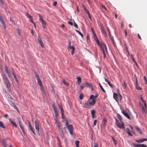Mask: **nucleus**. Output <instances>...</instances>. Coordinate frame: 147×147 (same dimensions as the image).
Here are the masks:
<instances>
[{"label": "nucleus", "instance_id": "nucleus-1", "mask_svg": "<svg viewBox=\"0 0 147 147\" xmlns=\"http://www.w3.org/2000/svg\"><path fill=\"white\" fill-rule=\"evenodd\" d=\"M140 99L142 102L144 103V107L141 103L140 102L139 105L140 107L142 108V112L144 113H146V110L147 108V105L146 103V101L143 99L142 97H140Z\"/></svg>", "mask_w": 147, "mask_h": 147}, {"label": "nucleus", "instance_id": "nucleus-2", "mask_svg": "<svg viewBox=\"0 0 147 147\" xmlns=\"http://www.w3.org/2000/svg\"><path fill=\"white\" fill-rule=\"evenodd\" d=\"M1 76L3 81L5 82L6 85V87L8 89H10V86L9 81L7 76L4 74L2 75Z\"/></svg>", "mask_w": 147, "mask_h": 147}, {"label": "nucleus", "instance_id": "nucleus-3", "mask_svg": "<svg viewBox=\"0 0 147 147\" xmlns=\"http://www.w3.org/2000/svg\"><path fill=\"white\" fill-rule=\"evenodd\" d=\"M100 47L102 51V53L103 55V57L105 58L106 56L105 50L106 51L107 53V52L106 46L104 43H100Z\"/></svg>", "mask_w": 147, "mask_h": 147}, {"label": "nucleus", "instance_id": "nucleus-4", "mask_svg": "<svg viewBox=\"0 0 147 147\" xmlns=\"http://www.w3.org/2000/svg\"><path fill=\"white\" fill-rule=\"evenodd\" d=\"M116 124L117 127L120 129H122L123 130H124L125 128L124 127V123L121 121V123H120L116 119Z\"/></svg>", "mask_w": 147, "mask_h": 147}, {"label": "nucleus", "instance_id": "nucleus-5", "mask_svg": "<svg viewBox=\"0 0 147 147\" xmlns=\"http://www.w3.org/2000/svg\"><path fill=\"white\" fill-rule=\"evenodd\" d=\"M39 17V20L41 22L43 27L44 28H45L46 26V23L45 21L42 19V17L40 14H38Z\"/></svg>", "mask_w": 147, "mask_h": 147}, {"label": "nucleus", "instance_id": "nucleus-6", "mask_svg": "<svg viewBox=\"0 0 147 147\" xmlns=\"http://www.w3.org/2000/svg\"><path fill=\"white\" fill-rule=\"evenodd\" d=\"M83 107L85 108L90 109L91 108L88 101H87L84 103L83 104Z\"/></svg>", "mask_w": 147, "mask_h": 147}, {"label": "nucleus", "instance_id": "nucleus-7", "mask_svg": "<svg viewBox=\"0 0 147 147\" xmlns=\"http://www.w3.org/2000/svg\"><path fill=\"white\" fill-rule=\"evenodd\" d=\"M38 42L40 44L41 47L42 48H44V46L43 45V42L41 38L39 36H38Z\"/></svg>", "mask_w": 147, "mask_h": 147}, {"label": "nucleus", "instance_id": "nucleus-8", "mask_svg": "<svg viewBox=\"0 0 147 147\" xmlns=\"http://www.w3.org/2000/svg\"><path fill=\"white\" fill-rule=\"evenodd\" d=\"M67 128L70 134H73V128L72 125H68Z\"/></svg>", "mask_w": 147, "mask_h": 147}, {"label": "nucleus", "instance_id": "nucleus-9", "mask_svg": "<svg viewBox=\"0 0 147 147\" xmlns=\"http://www.w3.org/2000/svg\"><path fill=\"white\" fill-rule=\"evenodd\" d=\"M84 86L89 87L92 90H93V87L91 84L89 83L88 82H85L84 84Z\"/></svg>", "mask_w": 147, "mask_h": 147}, {"label": "nucleus", "instance_id": "nucleus-10", "mask_svg": "<svg viewBox=\"0 0 147 147\" xmlns=\"http://www.w3.org/2000/svg\"><path fill=\"white\" fill-rule=\"evenodd\" d=\"M34 126L36 129L38 131L39 130V124L37 120H35L34 122Z\"/></svg>", "mask_w": 147, "mask_h": 147}, {"label": "nucleus", "instance_id": "nucleus-11", "mask_svg": "<svg viewBox=\"0 0 147 147\" xmlns=\"http://www.w3.org/2000/svg\"><path fill=\"white\" fill-rule=\"evenodd\" d=\"M83 8L84 10V11H85L87 13V14H88V18L90 19H91V15H90V13H89V11H88V10H87L86 7H85V6H84L83 7Z\"/></svg>", "mask_w": 147, "mask_h": 147}, {"label": "nucleus", "instance_id": "nucleus-12", "mask_svg": "<svg viewBox=\"0 0 147 147\" xmlns=\"http://www.w3.org/2000/svg\"><path fill=\"white\" fill-rule=\"evenodd\" d=\"M122 113L127 118L129 119H130V117L127 113L125 111H122Z\"/></svg>", "mask_w": 147, "mask_h": 147}, {"label": "nucleus", "instance_id": "nucleus-13", "mask_svg": "<svg viewBox=\"0 0 147 147\" xmlns=\"http://www.w3.org/2000/svg\"><path fill=\"white\" fill-rule=\"evenodd\" d=\"M136 89L138 90H140L142 89V88L141 87H140L138 84V81L137 80V78L136 77Z\"/></svg>", "mask_w": 147, "mask_h": 147}, {"label": "nucleus", "instance_id": "nucleus-14", "mask_svg": "<svg viewBox=\"0 0 147 147\" xmlns=\"http://www.w3.org/2000/svg\"><path fill=\"white\" fill-rule=\"evenodd\" d=\"M5 71L6 72L7 74L8 77L9 78H10L11 77V75L10 74L9 71L8 70V69L7 68V66L6 65H5Z\"/></svg>", "mask_w": 147, "mask_h": 147}, {"label": "nucleus", "instance_id": "nucleus-15", "mask_svg": "<svg viewBox=\"0 0 147 147\" xmlns=\"http://www.w3.org/2000/svg\"><path fill=\"white\" fill-rule=\"evenodd\" d=\"M96 102V99L93 98V100L90 102H89L90 105L93 106L94 105Z\"/></svg>", "mask_w": 147, "mask_h": 147}, {"label": "nucleus", "instance_id": "nucleus-16", "mask_svg": "<svg viewBox=\"0 0 147 147\" xmlns=\"http://www.w3.org/2000/svg\"><path fill=\"white\" fill-rule=\"evenodd\" d=\"M95 111L92 109L91 111V114L92 115V117L94 119L95 117Z\"/></svg>", "mask_w": 147, "mask_h": 147}, {"label": "nucleus", "instance_id": "nucleus-17", "mask_svg": "<svg viewBox=\"0 0 147 147\" xmlns=\"http://www.w3.org/2000/svg\"><path fill=\"white\" fill-rule=\"evenodd\" d=\"M10 122L11 123L12 125L16 127H17V125L15 122L13 121L12 119H9Z\"/></svg>", "mask_w": 147, "mask_h": 147}, {"label": "nucleus", "instance_id": "nucleus-18", "mask_svg": "<svg viewBox=\"0 0 147 147\" xmlns=\"http://www.w3.org/2000/svg\"><path fill=\"white\" fill-rule=\"evenodd\" d=\"M125 131L128 135L131 136H133L132 134L130 132V130L129 128H126Z\"/></svg>", "mask_w": 147, "mask_h": 147}, {"label": "nucleus", "instance_id": "nucleus-19", "mask_svg": "<svg viewBox=\"0 0 147 147\" xmlns=\"http://www.w3.org/2000/svg\"><path fill=\"white\" fill-rule=\"evenodd\" d=\"M118 95L116 93H113V98L117 101H118Z\"/></svg>", "mask_w": 147, "mask_h": 147}, {"label": "nucleus", "instance_id": "nucleus-20", "mask_svg": "<svg viewBox=\"0 0 147 147\" xmlns=\"http://www.w3.org/2000/svg\"><path fill=\"white\" fill-rule=\"evenodd\" d=\"M52 107L55 113H58L57 109L54 105H52Z\"/></svg>", "mask_w": 147, "mask_h": 147}, {"label": "nucleus", "instance_id": "nucleus-21", "mask_svg": "<svg viewBox=\"0 0 147 147\" xmlns=\"http://www.w3.org/2000/svg\"><path fill=\"white\" fill-rule=\"evenodd\" d=\"M105 81L106 82H107L109 85L111 87H113V85L111 84L110 82L106 78H104Z\"/></svg>", "mask_w": 147, "mask_h": 147}, {"label": "nucleus", "instance_id": "nucleus-22", "mask_svg": "<svg viewBox=\"0 0 147 147\" xmlns=\"http://www.w3.org/2000/svg\"><path fill=\"white\" fill-rule=\"evenodd\" d=\"M69 49H71V55H73L75 51V47L74 46H72L71 47H70Z\"/></svg>", "mask_w": 147, "mask_h": 147}, {"label": "nucleus", "instance_id": "nucleus-23", "mask_svg": "<svg viewBox=\"0 0 147 147\" xmlns=\"http://www.w3.org/2000/svg\"><path fill=\"white\" fill-rule=\"evenodd\" d=\"M28 124L29 125L28 127H29V129L30 131L32 130L33 129V128H32V125L31 124V123L30 121H28Z\"/></svg>", "mask_w": 147, "mask_h": 147}, {"label": "nucleus", "instance_id": "nucleus-24", "mask_svg": "<svg viewBox=\"0 0 147 147\" xmlns=\"http://www.w3.org/2000/svg\"><path fill=\"white\" fill-rule=\"evenodd\" d=\"M77 82L78 85H79L81 82V78L80 77H77Z\"/></svg>", "mask_w": 147, "mask_h": 147}, {"label": "nucleus", "instance_id": "nucleus-25", "mask_svg": "<svg viewBox=\"0 0 147 147\" xmlns=\"http://www.w3.org/2000/svg\"><path fill=\"white\" fill-rule=\"evenodd\" d=\"M57 126L58 127V128L59 129L60 131L61 130V129H62L61 127V125L60 124V123H59L57 124Z\"/></svg>", "mask_w": 147, "mask_h": 147}, {"label": "nucleus", "instance_id": "nucleus-26", "mask_svg": "<svg viewBox=\"0 0 147 147\" xmlns=\"http://www.w3.org/2000/svg\"><path fill=\"white\" fill-rule=\"evenodd\" d=\"M60 132H61L60 136L61 138L63 139L64 138V135L63 129H61V130L60 131Z\"/></svg>", "mask_w": 147, "mask_h": 147}, {"label": "nucleus", "instance_id": "nucleus-27", "mask_svg": "<svg viewBox=\"0 0 147 147\" xmlns=\"http://www.w3.org/2000/svg\"><path fill=\"white\" fill-rule=\"evenodd\" d=\"M135 128L138 131V132L139 133V134H141L142 132L141 131V129L140 128H139L137 126H136L135 127Z\"/></svg>", "mask_w": 147, "mask_h": 147}, {"label": "nucleus", "instance_id": "nucleus-28", "mask_svg": "<svg viewBox=\"0 0 147 147\" xmlns=\"http://www.w3.org/2000/svg\"><path fill=\"white\" fill-rule=\"evenodd\" d=\"M111 138H112L113 140V142L115 144V145L117 144L118 142L112 136Z\"/></svg>", "mask_w": 147, "mask_h": 147}, {"label": "nucleus", "instance_id": "nucleus-29", "mask_svg": "<svg viewBox=\"0 0 147 147\" xmlns=\"http://www.w3.org/2000/svg\"><path fill=\"white\" fill-rule=\"evenodd\" d=\"M136 142L138 143L142 142L144 141V139H142L138 140H136Z\"/></svg>", "mask_w": 147, "mask_h": 147}, {"label": "nucleus", "instance_id": "nucleus-30", "mask_svg": "<svg viewBox=\"0 0 147 147\" xmlns=\"http://www.w3.org/2000/svg\"><path fill=\"white\" fill-rule=\"evenodd\" d=\"M0 126L3 128H5L4 124L1 121H0Z\"/></svg>", "mask_w": 147, "mask_h": 147}, {"label": "nucleus", "instance_id": "nucleus-31", "mask_svg": "<svg viewBox=\"0 0 147 147\" xmlns=\"http://www.w3.org/2000/svg\"><path fill=\"white\" fill-rule=\"evenodd\" d=\"M91 31L93 34V36H94V37L95 38V36H96V34L94 32V30L93 28H91Z\"/></svg>", "mask_w": 147, "mask_h": 147}, {"label": "nucleus", "instance_id": "nucleus-32", "mask_svg": "<svg viewBox=\"0 0 147 147\" xmlns=\"http://www.w3.org/2000/svg\"><path fill=\"white\" fill-rule=\"evenodd\" d=\"M37 80L38 83V84L40 86H42V83L41 82L40 79H38V80Z\"/></svg>", "mask_w": 147, "mask_h": 147}, {"label": "nucleus", "instance_id": "nucleus-33", "mask_svg": "<svg viewBox=\"0 0 147 147\" xmlns=\"http://www.w3.org/2000/svg\"><path fill=\"white\" fill-rule=\"evenodd\" d=\"M62 82L65 85L68 86L69 85V84L67 82H66L65 79H63V80Z\"/></svg>", "mask_w": 147, "mask_h": 147}, {"label": "nucleus", "instance_id": "nucleus-34", "mask_svg": "<svg viewBox=\"0 0 147 147\" xmlns=\"http://www.w3.org/2000/svg\"><path fill=\"white\" fill-rule=\"evenodd\" d=\"M99 84L100 86V88H101L102 91L104 92L105 93L106 92L104 90L101 85L100 83H99Z\"/></svg>", "mask_w": 147, "mask_h": 147}, {"label": "nucleus", "instance_id": "nucleus-35", "mask_svg": "<svg viewBox=\"0 0 147 147\" xmlns=\"http://www.w3.org/2000/svg\"><path fill=\"white\" fill-rule=\"evenodd\" d=\"M79 142L77 140L75 142V144L76 147H79Z\"/></svg>", "mask_w": 147, "mask_h": 147}, {"label": "nucleus", "instance_id": "nucleus-36", "mask_svg": "<svg viewBox=\"0 0 147 147\" xmlns=\"http://www.w3.org/2000/svg\"><path fill=\"white\" fill-rule=\"evenodd\" d=\"M95 40H96V42L97 44L100 47V43H99V41L98 40V39L97 38V37H96Z\"/></svg>", "mask_w": 147, "mask_h": 147}, {"label": "nucleus", "instance_id": "nucleus-37", "mask_svg": "<svg viewBox=\"0 0 147 147\" xmlns=\"http://www.w3.org/2000/svg\"><path fill=\"white\" fill-rule=\"evenodd\" d=\"M75 31L77 32L83 38V34L81 33V32H80L79 31L77 30H76Z\"/></svg>", "mask_w": 147, "mask_h": 147}, {"label": "nucleus", "instance_id": "nucleus-38", "mask_svg": "<svg viewBox=\"0 0 147 147\" xmlns=\"http://www.w3.org/2000/svg\"><path fill=\"white\" fill-rule=\"evenodd\" d=\"M40 86V89L42 92L45 94L46 93L44 91V89L43 87V85H42V86Z\"/></svg>", "mask_w": 147, "mask_h": 147}, {"label": "nucleus", "instance_id": "nucleus-39", "mask_svg": "<svg viewBox=\"0 0 147 147\" xmlns=\"http://www.w3.org/2000/svg\"><path fill=\"white\" fill-rule=\"evenodd\" d=\"M83 95L81 93L79 96V98L80 100H82L83 98Z\"/></svg>", "mask_w": 147, "mask_h": 147}, {"label": "nucleus", "instance_id": "nucleus-40", "mask_svg": "<svg viewBox=\"0 0 147 147\" xmlns=\"http://www.w3.org/2000/svg\"><path fill=\"white\" fill-rule=\"evenodd\" d=\"M123 86H124L125 88H127V84L126 83L125 81H124V84L122 85Z\"/></svg>", "mask_w": 147, "mask_h": 147}, {"label": "nucleus", "instance_id": "nucleus-41", "mask_svg": "<svg viewBox=\"0 0 147 147\" xmlns=\"http://www.w3.org/2000/svg\"><path fill=\"white\" fill-rule=\"evenodd\" d=\"M59 108H60V109L61 112V111H64L63 109V108L62 107V106L61 105H59Z\"/></svg>", "mask_w": 147, "mask_h": 147}, {"label": "nucleus", "instance_id": "nucleus-42", "mask_svg": "<svg viewBox=\"0 0 147 147\" xmlns=\"http://www.w3.org/2000/svg\"><path fill=\"white\" fill-rule=\"evenodd\" d=\"M117 117H118V118L119 119L120 121H121L122 118H121V116L119 114H117Z\"/></svg>", "mask_w": 147, "mask_h": 147}, {"label": "nucleus", "instance_id": "nucleus-43", "mask_svg": "<svg viewBox=\"0 0 147 147\" xmlns=\"http://www.w3.org/2000/svg\"><path fill=\"white\" fill-rule=\"evenodd\" d=\"M16 30L17 31V33L19 34V36L20 35V30H19V28H17L16 29Z\"/></svg>", "mask_w": 147, "mask_h": 147}, {"label": "nucleus", "instance_id": "nucleus-44", "mask_svg": "<svg viewBox=\"0 0 147 147\" xmlns=\"http://www.w3.org/2000/svg\"><path fill=\"white\" fill-rule=\"evenodd\" d=\"M20 127L21 130H22L23 132V133L24 134V128L22 126V125L20 126Z\"/></svg>", "mask_w": 147, "mask_h": 147}, {"label": "nucleus", "instance_id": "nucleus-45", "mask_svg": "<svg viewBox=\"0 0 147 147\" xmlns=\"http://www.w3.org/2000/svg\"><path fill=\"white\" fill-rule=\"evenodd\" d=\"M26 15L28 17V18H32V16H31L28 13H26Z\"/></svg>", "mask_w": 147, "mask_h": 147}, {"label": "nucleus", "instance_id": "nucleus-46", "mask_svg": "<svg viewBox=\"0 0 147 147\" xmlns=\"http://www.w3.org/2000/svg\"><path fill=\"white\" fill-rule=\"evenodd\" d=\"M18 123L19 125L20 126H21L22 125V122L20 120V119H18Z\"/></svg>", "mask_w": 147, "mask_h": 147}, {"label": "nucleus", "instance_id": "nucleus-47", "mask_svg": "<svg viewBox=\"0 0 147 147\" xmlns=\"http://www.w3.org/2000/svg\"><path fill=\"white\" fill-rule=\"evenodd\" d=\"M64 112V111H61V114L62 118L63 119H64V116L63 115Z\"/></svg>", "mask_w": 147, "mask_h": 147}, {"label": "nucleus", "instance_id": "nucleus-48", "mask_svg": "<svg viewBox=\"0 0 147 147\" xmlns=\"http://www.w3.org/2000/svg\"><path fill=\"white\" fill-rule=\"evenodd\" d=\"M97 120H94L93 122V126H95L96 124V123L97 122Z\"/></svg>", "mask_w": 147, "mask_h": 147}, {"label": "nucleus", "instance_id": "nucleus-49", "mask_svg": "<svg viewBox=\"0 0 147 147\" xmlns=\"http://www.w3.org/2000/svg\"><path fill=\"white\" fill-rule=\"evenodd\" d=\"M55 117L56 119H57L59 117V115H58V113H55Z\"/></svg>", "mask_w": 147, "mask_h": 147}, {"label": "nucleus", "instance_id": "nucleus-50", "mask_svg": "<svg viewBox=\"0 0 147 147\" xmlns=\"http://www.w3.org/2000/svg\"><path fill=\"white\" fill-rule=\"evenodd\" d=\"M133 145L136 147H140V144H134Z\"/></svg>", "mask_w": 147, "mask_h": 147}, {"label": "nucleus", "instance_id": "nucleus-51", "mask_svg": "<svg viewBox=\"0 0 147 147\" xmlns=\"http://www.w3.org/2000/svg\"><path fill=\"white\" fill-rule=\"evenodd\" d=\"M131 57L132 58V59L133 61H134V63H136V61L135 60V59H134V57H133V56H132V55H131Z\"/></svg>", "mask_w": 147, "mask_h": 147}, {"label": "nucleus", "instance_id": "nucleus-52", "mask_svg": "<svg viewBox=\"0 0 147 147\" xmlns=\"http://www.w3.org/2000/svg\"><path fill=\"white\" fill-rule=\"evenodd\" d=\"M13 77H14L16 82H18V80L17 77H16V76H13Z\"/></svg>", "mask_w": 147, "mask_h": 147}, {"label": "nucleus", "instance_id": "nucleus-53", "mask_svg": "<svg viewBox=\"0 0 147 147\" xmlns=\"http://www.w3.org/2000/svg\"><path fill=\"white\" fill-rule=\"evenodd\" d=\"M103 122L104 123V124H105L107 122V120L105 118H104L103 119Z\"/></svg>", "mask_w": 147, "mask_h": 147}, {"label": "nucleus", "instance_id": "nucleus-54", "mask_svg": "<svg viewBox=\"0 0 147 147\" xmlns=\"http://www.w3.org/2000/svg\"><path fill=\"white\" fill-rule=\"evenodd\" d=\"M94 95H91V96H90V99H92V100H93V98H94Z\"/></svg>", "mask_w": 147, "mask_h": 147}, {"label": "nucleus", "instance_id": "nucleus-55", "mask_svg": "<svg viewBox=\"0 0 147 147\" xmlns=\"http://www.w3.org/2000/svg\"><path fill=\"white\" fill-rule=\"evenodd\" d=\"M144 79L145 81V82L146 84H147V80L146 77L145 76H144Z\"/></svg>", "mask_w": 147, "mask_h": 147}, {"label": "nucleus", "instance_id": "nucleus-56", "mask_svg": "<svg viewBox=\"0 0 147 147\" xmlns=\"http://www.w3.org/2000/svg\"><path fill=\"white\" fill-rule=\"evenodd\" d=\"M71 42L70 41H69V46L67 47L68 49H69V48H70V47H71Z\"/></svg>", "mask_w": 147, "mask_h": 147}, {"label": "nucleus", "instance_id": "nucleus-57", "mask_svg": "<svg viewBox=\"0 0 147 147\" xmlns=\"http://www.w3.org/2000/svg\"><path fill=\"white\" fill-rule=\"evenodd\" d=\"M140 147H147V146L144 144H140Z\"/></svg>", "mask_w": 147, "mask_h": 147}, {"label": "nucleus", "instance_id": "nucleus-58", "mask_svg": "<svg viewBox=\"0 0 147 147\" xmlns=\"http://www.w3.org/2000/svg\"><path fill=\"white\" fill-rule=\"evenodd\" d=\"M30 22H31L33 23L34 24V25H35V23L33 22L32 17L31 18H30ZM35 26L36 27V26Z\"/></svg>", "mask_w": 147, "mask_h": 147}, {"label": "nucleus", "instance_id": "nucleus-59", "mask_svg": "<svg viewBox=\"0 0 147 147\" xmlns=\"http://www.w3.org/2000/svg\"><path fill=\"white\" fill-rule=\"evenodd\" d=\"M68 24H69V25H71L72 26L73 25V23L72 22H70V21L68 22Z\"/></svg>", "mask_w": 147, "mask_h": 147}, {"label": "nucleus", "instance_id": "nucleus-60", "mask_svg": "<svg viewBox=\"0 0 147 147\" xmlns=\"http://www.w3.org/2000/svg\"><path fill=\"white\" fill-rule=\"evenodd\" d=\"M35 76L37 80L40 79L38 75Z\"/></svg>", "mask_w": 147, "mask_h": 147}, {"label": "nucleus", "instance_id": "nucleus-61", "mask_svg": "<svg viewBox=\"0 0 147 147\" xmlns=\"http://www.w3.org/2000/svg\"><path fill=\"white\" fill-rule=\"evenodd\" d=\"M35 76L37 80L40 79L38 75Z\"/></svg>", "mask_w": 147, "mask_h": 147}, {"label": "nucleus", "instance_id": "nucleus-62", "mask_svg": "<svg viewBox=\"0 0 147 147\" xmlns=\"http://www.w3.org/2000/svg\"><path fill=\"white\" fill-rule=\"evenodd\" d=\"M74 26L77 28H78L77 24L74 22Z\"/></svg>", "mask_w": 147, "mask_h": 147}, {"label": "nucleus", "instance_id": "nucleus-63", "mask_svg": "<svg viewBox=\"0 0 147 147\" xmlns=\"http://www.w3.org/2000/svg\"><path fill=\"white\" fill-rule=\"evenodd\" d=\"M101 6L102 8H104L107 11V9L104 5H102Z\"/></svg>", "mask_w": 147, "mask_h": 147}, {"label": "nucleus", "instance_id": "nucleus-64", "mask_svg": "<svg viewBox=\"0 0 147 147\" xmlns=\"http://www.w3.org/2000/svg\"><path fill=\"white\" fill-rule=\"evenodd\" d=\"M138 38L140 39V40H142V38L140 35L139 34H138Z\"/></svg>", "mask_w": 147, "mask_h": 147}]
</instances>
